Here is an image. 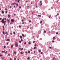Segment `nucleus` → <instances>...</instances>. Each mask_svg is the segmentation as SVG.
<instances>
[{
  "label": "nucleus",
  "mask_w": 60,
  "mask_h": 60,
  "mask_svg": "<svg viewBox=\"0 0 60 60\" xmlns=\"http://www.w3.org/2000/svg\"><path fill=\"white\" fill-rule=\"evenodd\" d=\"M5 24H6L5 23H4V25H5Z\"/></svg>",
  "instance_id": "obj_62"
},
{
  "label": "nucleus",
  "mask_w": 60,
  "mask_h": 60,
  "mask_svg": "<svg viewBox=\"0 0 60 60\" xmlns=\"http://www.w3.org/2000/svg\"><path fill=\"white\" fill-rule=\"evenodd\" d=\"M3 33L4 35H5V34H4V31H3Z\"/></svg>",
  "instance_id": "obj_9"
},
{
  "label": "nucleus",
  "mask_w": 60,
  "mask_h": 60,
  "mask_svg": "<svg viewBox=\"0 0 60 60\" xmlns=\"http://www.w3.org/2000/svg\"><path fill=\"white\" fill-rule=\"evenodd\" d=\"M21 54H23V53L22 52H21Z\"/></svg>",
  "instance_id": "obj_36"
},
{
  "label": "nucleus",
  "mask_w": 60,
  "mask_h": 60,
  "mask_svg": "<svg viewBox=\"0 0 60 60\" xmlns=\"http://www.w3.org/2000/svg\"><path fill=\"white\" fill-rule=\"evenodd\" d=\"M42 2V1H40V3H41Z\"/></svg>",
  "instance_id": "obj_44"
},
{
  "label": "nucleus",
  "mask_w": 60,
  "mask_h": 60,
  "mask_svg": "<svg viewBox=\"0 0 60 60\" xmlns=\"http://www.w3.org/2000/svg\"><path fill=\"white\" fill-rule=\"evenodd\" d=\"M34 49H36V47H34Z\"/></svg>",
  "instance_id": "obj_34"
},
{
  "label": "nucleus",
  "mask_w": 60,
  "mask_h": 60,
  "mask_svg": "<svg viewBox=\"0 0 60 60\" xmlns=\"http://www.w3.org/2000/svg\"><path fill=\"white\" fill-rule=\"evenodd\" d=\"M16 4L17 6H18V4Z\"/></svg>",
  "instance_id": "obj_49"
},
{
  "label": "nucleus",
  "mask_w": 60,
  "mask_h": 60,
  "mask_svg": "<svg viewBox=\"0 0 60 60\" xmlns=\"http://www.w3.org/2000/svg\"><path fill=\"white\" fill-rule=\"evenodd\" d=\"M8 56H10V54H8Z\"/></svg>",
  "instance_id": "obj_54"
},
{
  "label": "nucleus",
  "mask_w": 60,
  "mask_h": 60,
  "mask_svg": "<svg viewBox=\"0 0 60 60\" xmlns=\"http://www.w3.org/2000/svg\"><path fill=\"white\" fill-rule=\"evenodd\" d=\"M16 4V3H13L11 4V5H15Z\"/></svg>",
  "instance_id": "obj_3"
},
{
  "label": "nucleus",
  "mask_w": 60,
  "mask_h": 60,
  "mask_svg": "<svg viewBox=\"0 0 60 60\" xmlns=\"http://www.w3.org/2000/svg\"><path fill=\"white\" fill-rule=\"evenodd\" d=\"M11 21L12 22H14L15 20H14V19H11Z\"/></svg>",
  "instance_id": "obj_1"
},
{
  "label": "nucleus",
  "mask_w": 60,
  "mask_h": 60,
  "mask_svg": "<svg viewBox=\"0 0 60 60\" xmlns=\"http://www.w3.org/2000/svg\"><path fill=\"white\" fill-rule=\"evenodd\" d=\"M58 34V32H57L56 33V34Z\"/></svg>",
  "instance_id": "obj_28"
},
{
  "label": "nucleus",
  "mask_w": 60,
  "mask_h": 60,
  "mask_svg": "<svg viewBox=\"0 0 60 60\" xmlns=\"http://www.w3.org/2000/svg\"><path fill=\"white\" fill-rule=\"evenodd\" d=\"M5 10H7V8H5Z\"/></svg>",
  "instance_id": "obj_42"
},
{
  "label": "nucleus",
  "mask_w": 60,
  "mask_h": 60,
  "mask_svg": "<svg viewBox=\"0 0 60 60\" xmlns=\"http://www.w3.org/2000/svg\"><path fill=\"white\" fill-rule=\"evenodd\" d=\"M6 22V21H3V23H4V22Z\"/></svg>",
  "instance_id": "obj_21"
},
{
  "label": "nucleus",
  "mask_w": 60,
  "mask_h": 60,
  "mask_svg": "<svg viewBox=\"0 0 60 60\" xmlns=\"http://www.w3.org/2000/svg\"><path fill=\"white\" fill-rule=\"evenodd\" d=\"M25 53H26V54H27V52H26Z\"/></svg>",
  "instance_id": "obj_43"
},
{
  "label": "nucleus",
  "mask_w": 60,
  "mask_h": 60,
  "mask_svg": "<svg viewBox=\"0 0 60 60\" xmlns=\"http://www.w3.org/2000/svg\"><path fill=\"white\" fill-rule=\"evenodd\" d=\"M28 43L29 44H31V43L30 42H29Z\"/></svg>",
  "instance_id": "obj_19"
},
{
  "label": "nucleus",
  "mask_w": 60,
  "mask_h": 60,
  "mask_svg": "<svg viewBox=\"0 0 60 60\" xmlns=\"http://www.w3.org/2000/svg\"><path fill=\"white\" fill-rule=\"evenodd\" d=\"M38 17H41V15H38Z\"/></svg>",
  "instance_id": "obj_11"
},
{
  "label": "nucleus",
  "mask_w": 60,
  "mask_h": 60,
  "mask_svg": "<svg viewBox=\"0 0 60 60\" xmlns=\"http://www.w3.org/2000/svg\"><path fill=\"white\" fill-rule=\"evenodd\" d=\"M16 58H14V60H16Z\"/></svg>",
  "instance_id": "obj_41"
},
{
  "label": "nucleus",
  "mask_w": 60,
  "mask_h": 60,
  "mask_svg": "<svg viewBox=\"0 0 60 60\" xmlns=\"http://www.w3.org/2000/svg\"><path fill=\"white\" fill-rule=\"evenodd\" d=\"M24 43V44H26V42H25V43Z\"/></svg>",
  "instance_id": "obj_46"
},
{
  "label": "nucleus",
  "mask_w": 60,
  "mask_h": 60,
  "mask_svg": "<svg viewBox=\"0 0 60 60\" xmlns=\"http://www.w3.org/2000/svg\"><path fill=\"white\" fill-rule=\"evenodd\" d=\"M53 40H55L56 39V38L55 37H53Z\"/></svg>",
  "instance_id": "obj_5"
},
{
  "label": "nucleus",
  "mask_w": 60,
  "mask_h": 60,
  "mask_svg": "<svg viewBox=\"0 0 60 60\" xmlns=\"http://www.w3.org/2000/svg\"><path fill=\"white\" fill-rule=\"evenodd\" d=\"M11 6H10V8H11Z\"/></svg>",
  "instance_id": "obj_56"
},
{
  "label": "nucleus",
  "mask_w": 60,
  "mask_h": 60,
  "mask_svg": "<svg viewBox=\"0 0 60 60\" xmlns=\"http://www.w3.org/2000/svg\"><path fill=\"white\" fill-rule=\"evenodd\" d=\"M22 35L23 36V37H25V36H24V35L23 34H22Z\"/></svg>",
  "instance_id": "obj_13"
},
{
  "label": "nucleus",
  "mask_w": 60,
  "mask_h": 60,
  "mask_svg": "<svg viewBox=\"0 0 60 60\" xmlns=\"http://www.w3.org/2000/svg\"><path fill=\"white\" fill-rule=\"evenodd\" d=\"M12 23L11 22L10 23V24H12Z\"/></svg>",
  "instance_id": "obj_37"
},
{
  "label": "nucleus",
  "mask_w": 60,
  "mask_h": 60,
  "mask_svg": "<svg viewBox=\"0 0 60 60\" xmlns=\"http://www.w3.org/2000/svg\"><path fill=\"white\" fill-rule=\"evenodd\" d=\"M19 43H21V42L20 41H19Z\"/></svg>",
  "instance_id": "obj_45"
},
{
  "label": "nucleus",
  "mask_w": 60,
  "mask_h": 60,
  "mask_svg": "<svg viewBox=\"0 0 60 60\" xmlns=\"http://www.w3.org/2000/svg\"><path fill=\"white\" fill-rule=\"evenodd\" d=\"M22 24H24V22H23L22 23Z\"/></svg>",
  "instance_id": "obj_53"
},
{
  "label": "nucleus",
  "mask_w": 60,
  "mask_h": 60,
  "mask_svg": "<svg viewBox=\"0 0 60 60\" xmlns=\"http://www.w3.org/2000/svg\"><path fill=\"white\" fill-rule=\"evenodd\" d=\"M22 22H23V21H24V20H22Z\"/></svg>",
  "instance_id": "obj_40"
},
{
  "label": "nucleus",
  "mask_w": 60,
  "mask_h": 60,
  "mask_svg": "<svg viewBox=\"0 0 60 60\" xmlns=\"http://www.w3.org/2000/svg\"><path fill=\"white\" fill-rule=\"evenodd\" d=\"M34 36H33V37H32V38H34Z\"/></svg>",
  "instance_id": "obj_57"
},
{
  "label": "nucleus",
  "mask_w": 60,
  "mask_h": 60,
  "mask_svg": "<svg viewBox=\"0 0 60 60\" xmlns=\"http://www.w3.org/2000/svg\"><path fill=\"white\" fill-rule=\"evenodd\" d=\"M43 54V53L42 52H41V54Z\"/></svg>",
  "instance_id": "obj_33"
},
{
  "label": "nucleus",
  "mask_w": 60,
  "mask_h": 60,
  "mask_svg": "<svg viewBox=\"0 0 60 60\" xmlns=\"http://www.w3.org/2000/svg\"><path fill=\"white\" fill-rule=\"evenodd\" d=\"M20 0H18V3H19V1H20Z\"/></svg>",
  "instance_id": "obj_14"
},
{
  "label": "nucleus",
  "mask_w": 60,
  "mask_h": 60,
  "mask_svg": "<svg viewBox=\"0 0 60 60\" xmlns=\"http://www.w3.org/2000/svg\"><path fill=\"white\" fill-rule=\"evenodd\" d=\"M5 53H7V52L6 51H4Z\"/></svg>",
  "instance_id": "obj_8"
},
{
  "label": "nucleus",
  "mask_w": 60,
  "mask_h": 60,
  "mask_svg": "<svg viewBox=\"0 0 60 60\" xmlns=\"http://www.w3.org/2000/svg\"><path fill=\"white\" fill-rule=\"evenodd\" d=\"M4 20H6V18H5Z\"/></svg>",
  "instance_id": "obj_60"
},
{
  "label": "nucleus",
  "mask_w": 60,
  "mask_h": 60,
  "mask_svg": "<svg viewBox=\"0 0 60 60\" xmlns=\"http://www.w3.org/2000/svg\"><path fill=\"white\" fill-rule=\"evenodd\" d=\"M6 44L7 45H8V44H9V43L8 42H7Z\"/></svg>",
  "instance_id": "obj_20"
},
{
  "label": "nucleus",
  "mask_w": 60,
  "mask_h": 60,
  "mask_svg": "<svg viewBox=\"0 0 60 60\" xmlns=\"http://www.w3.org/2000/svg\"><path fill=\"white\" fill-rule=\"evenodd\" d=\"M4 21V19H2V20L1 21V22H2V23H3Z\"/></svg>",
  "instance_id": "obj_4"
},
{
  "label": "nucleus",
  "mask_w": 60,
  "mask_h": 60,
  "mask_svg": "<svg viewBox=\"0 0 60 60\" xmlns=\"http://www.w3.org/2000/svg\"><path fill=\"white\" fill-rule=\"evenodd\" d=\"M12 33H10V34L11 35H12Z\"/></svg>",
  "instance_id": "obj_32"
},
{
  "label": "nucleus",
  "mask_w": 60,
  "mask_h": 60,
  "mask_svg": "<svg viewBox=\"0 0 60 60\" xmlns=\"http://www.w3.org/2000/svg\"><path fill=\"white\" fill-rule=\"evenodd\" d=\"M27 59H30V58L29 57H28L27 58Z\"/></svg>",
  "instance_id": "obj_27"
},
{
  "label": "nucleus",
  "mask_w": 60,
  "mask_h": 60,
  "mask_svg": "<svg viewBox=\"0 0 60 60\" xmlns=\"http://www.w3.org/2000/svg\"><path fill=\"white\" fill-rule=\"evenodd\" d=\"M57 15H59V13H58L57 14Z\"/></svg>",
  "instance_id": "obj_47"
},
{
  "label": "nucleus",
  "mask_w": 60,
  "mask_h": 60,
  "mask_svg": "<svg viewBox=\"0 0 60 60\" xmlns=\"http://www.w3.org/2000/svg\"><path fill=\"white\" fill-rule=\"evenodd\" d=\"M19 8H21V6H20L19 7Z\"/></svg>",
  "instance_id": "obj_29"
},
{
  "label": "nucleus",
  "mask_w": 60,
  "mask_h": 60,
  "mask_svg": "<svg viewBox=\"0 0 60 60\" xmlns=\"http://www.w3.org/2000/svg\"><path fill=\"white\" fill-rule=\"evenodd\" d=\"M2 13H4V11H2Z\"/></svg>",
  "instance_id": "obj_25"
},
{
  "label": "nucleus",
  "mask_w": 60,
  "mask_h": 60,
  "mask_svg": "<svg viewBox=\"0 0 60 60\" xmlns=\"http://www.w3.org/2000/svg\"><path fill=\"white\" fill-rule=\"evenodd\" d=\"M11 48H13V45H12L11 46Z\"/></svg>",
  "instance_id": "obj_18"
},
{
  "label": "nucleus",
  "mask_w": 60,
  "mask_h": 60,
  "mask_svg": "<svg viewBox=\"0 0 60 60\" xmlns=\"http://www.w3.org/2000/svg\"><path fill=\"white\" fill-rule=\"evenodd\" d=\"M12 59L11 58H10V60H11Z\"/></svg>",
  "instance_id": "obj_50"
},
{
  "label": "nucleus",
  "mask_w": 60,
  "mask_h": 60,
  "mask_svg": "<svg viewBox=\"0 0 60 60\" xmlns=\"http://www.w3.org/2000/svg\"><path fill=\"white\" fill-rule=\"evenodd\" d=\"M0 56H2V55H0Z\"/></svg>",
  "instance_id": "obj_61"
},
{
  "label": "nucleus",
  "mask_w": 60,
  "mask_h": 60,
  "mask_svg": "<svg viewBox=\"0 0 60 60\" xmlns=\"http://www.w3.org/2000/svg\"><path fill=\"white\" fill-rule=\"evenodd\" d=\"M6 48V46H4V48Z\"/></svg>",
  "instance_id": "obj_38"
},
{
  "label": "nucleus",
  "mask_w": 60,
  "mask_h": 60,
  "mask_svg": "<svg viewBox=\"0 0 60 60\" xmlns=\"http://www.w3.org/2000/svg\"><path fill=\"white\" fill-rule=\"evenodd\" d=\"M38 51H39V52H41V51L40 50H39Z\"/></svg>",
  "instance_id": "obj_26"
},
{
  "label": "nucleus",
  "mask_w": 60,
  "mask_h": 60,
  "mask_svg": "<svg viewBox=\"0 0 60 60\" xmlns=\"http://www.w3.org/2000/svg\"><path fill=\"white\" fill-rule=\"evenodd\" d=\"M37 38H39V37H37Z\"/></svg>",
  "instance_id": "obj_59"
},
{
  "label": "nucleus",
  "mask_w": 60,
  "mask_h": 60,
  "mask_svg": "<svg viewBox=\"0 0 60 60\" xmlns=\"http://www.w3.org/2000/svg\"><path fill=\"white\" fill-rule=\"evenodd\" d=\"M36 44H35V45H34V46H36Z\"/></svg>",
  "instance_id": "obj_58"
},
{
  "label": "nucleus",
  "mask_w": 60,
  "mask_h": 60,
  "mask_svg": "<svg viewBox=\"0 0 60 60\" xmlns=\"http://www.w3.org/2000/svg\"><path fill=\"white\" fill-rule=\"evenodd\" d=\"M18 46V44L17 42H16L15 43V46L16 47H17Z\"/></svg>",
  "instance_id": "obj_2"
},
{
  "label": "nucleus",
  "mask_w": 60,
  "mask_h": 60,
  "mask_svg": "<svg viewBox=\"0 0 60 60\" xmlns=\"http://www.w3.org/2000/svg\"><path fill=\"white\" fill-rule=\"evenodd\" d=\"M49 48H50V49H51V47H50Z\"/></svg>",
  "instance_id": "obj_63"
},
{
  "label": "nucleus",
  "mask_w": 60,
  "mask_h": 60,
  "mask_svg": "<svg viewBox=\"0 0 60 60\" xmlns=\"http://www.w3.org/2000/svg\"><path fill=\"white\" fill-rule=\"evenodd\" d=\"M2 53H4V51H2Z\"/></svg>",
  "instance_id": "obj_48"
},
{
  "label": "nucleus",
  "mask_w": 60,
  "mask_h": 60,
  "mask_svg": "<svg viewBox=\"0 0 60 60\" xmlns=\"http://www.w3.org/2000/svg\"><path fill=\"white\" fill-rule=\"evenodd\" d=\"M2 19V18H0V20H1Z\"/></svg>",
  "instance_id": "obj_55"
},
{
  "label": "nucleus",
  "mask_w": 60,
  "mask_h": 60,
  "mask_svg": "<svg viewBox=\"0 0 60 60\" xmlns=\"http://www.w3.org/2000/svg\"><path fill=\"white\" fill-rule=\"evenodd\" d=\"M14 54H16V52L15 51L14 52H13Z\"/></svg>",
  "instance_id": "obj_7"
},
{
  "label": "nucleus",
  "mask_w": 60,
  "mask_h": 60,
  "mask_svg": "<svg viewBox=\"0 0 60 60\" xmlns=\"http://www.w3.org/2000/svg\"><path fill=\"white\" fill-rule=\"evenodd\" d=\"M13 34H16V32H13Z\"/></svg>",
  "instance_id": "obj_12"
},
{
  "label": "nucleus",
  "mask_w": 60,
  "mask_h": 60,
  "mask_svg": "<svg viewBox=\"0 0 60 60\" xmlns=\"http://www.w3.org/2000/svg\"><path fill=\"white\" fill-rule=\"evenodd\" d=\"M3 28H4V26H3Z\"/></svg>",
  "instance_id": "obj_64"
},
{
  "label": "nucleus",
  "mask_w": 60,
  "mask_h": 60,
  "mask_svg": "<svg viewBox=\"0 0 60 60\" xmlns=\"http://www.w3.org/2000/svg\"><path fill=\"white\" fill-rule=\"evenodd\" d=\"M21 27V26L19 25V28H20Z\"/></svg>",
  "instance_id": "obj_17"
},
{
  "label": "nucleus",
  "mask_w": 60,
  "mask_h": 60,
  "mask_svg": "<svg viewBox=\"0 0 60 60\" xmlns=\"http://www.w3.org/2000/svg\"><path fill=\"white\" fill-rule=\"evenodd\" d=\"M28 53H30V51H28Z\"/></svg>",
  "instance_id": "obj_23"
},
{
  "label": "nucleus",
  "mask_w": 60,
  "mask_h": 60,
  "mask_svg": "<svg viewBox=\"0 0 60 60\" xmlns=\"http://www.w3.org/2000/svg\"><path fill=\"white\" fill-rule=\"evenodd\" d=\"M52 42H54V40L52 41Z\"/></svg>",
  "instance_id": "obj_52"
},
{
  "label": "nucleus",
  "mask_w": 60,
  "mask_h": 60,
  "mask_svg": "<svg viewBox=\"0 0 60 60\" xmlns=\"http://www.w3.org/2000/svg\"><path fill=\"white\" fill-rule=\"evenodd\" d=\"M42 21H41L40 22V23H42Z\"/></svg>",
  "instance_id": "obj_24"
},
{
  "label": "nucleus",
  "mask_w": 60,
  "mask_h": 60,
  "mask_svg": "<svg viewBox=\"0 0 60 60\" xmlns=\"http://www.w3.org/2000/svg\"><path fill=\"white\" fill-rule=\"evenodd\" d=\"M8 20V23H9V22H10V20H8V19L7 20Z\"/></svg>",
  "instance_id": "obj_6"
},
{
  "label": "nucleus",
  "mask_w": 60,
  "mask_h": 60,
  "mask_svg": "<svg viewBox=\"0 0 60 60\" xmlns=\"http://www.w3.org/2000/svg\"><path fill=\"white\" fill-rule=\"evenodd\" d=\"M7 40L8 41H10V39H7Z\"/></svg>",
  "instance_id": "obj_15"
},
{
  "label": "nucleus",
  "mask_w": 60,
  "mask_h": 60,
  "mask_svg": "<svg viewBox=\"0 0 60 60\" xmlns=\"http://www.w3.org/2000/svg\"><path fill=\"white\" fill-rule=\"evenodd\" d=\"M8 17H10V15H8Z\"/></svg>",
  "instance_id": "obj_22"
},
{
  "label": "nucleus",
  "mask_w": 60,
  "mask_h": 60,
  "mask_svg": "<svg viewBox=\"0 0 60 60\" xmlns=\"http://www.w3.org/2000/svg\"><path fill=\"white\" fill-rule=\"evenodd\" d=\"M29 22H31V20H30L29 21Z\"/></svg>",
  "instance_id": "obj_30"
},
{
  "label": "nucleus",
  "mask_w": 60,
  "mask_h": 60,
  "mask_svg": "<svg viewBox=\"0 0 60 60\" xmlns=\"http://www.w3.org/2000/svg\"><path fill=\"white\" fill-rule=\"evenodd\" d=\"M6 13H7V11H6Z\"/></svg>",
  "instance_id": "obj_35"
},
{
  "label": "nucleus",
  "mask_w": 60,
  "mask_h": 60,
  "mask_svg": "<svg viewBox=\"0 0 60 60\" xmlns=\"http://www.w3.org/2000/svg\"><path fill=\"white\" fill-rule=\"evenodd\" d=\"M20 37L21 39H22V37L21 36H20Z\"/></svg>",
  "instance_id": "obj_10"
},
{
  "label": "nucleus",
  "mask_w": 60,
  "mask_h": 60,
  "mask_svg": "<svg viewBox=\"0 0 60 60\" xmlns=\"http://www.w3.org/2000/svg\"><path fill=\"white\" fill-rule=\"evenodd\" d=\"M44 33H46V31H44Z\"/></svg>",
  "instance_id": "obj_16"
},
{
  "label": "nucleus",
  "mask_w": 60,
  "mask_h": 60,
  "mask_svg": "<svg viewBox=\"0 0 60 60\" xmlns=\"http://www.w3.org/2000/svg\"><path fill=\"white\" fill-rule=\"evenodd\" d=\"M35 42V41H33V43H34Z\"/></svg>",
  "instance_id": "obj_31"
},
{
  "label": "nucleus",
  "mask_w": 60,
  "mask_h": 60,
  "mask_svg": "<svg viewBox=\"0 0 60 60\" xmlns=\"http://www.w3.org/2000/svg\"><path fill=\"white\" fill-rule=\"evenodd\" d=\"M21 41H23V39H22L21 40Z\"/></svg>",
  "instance_id": "obj_39"
},
{
  "label": "nucleus",
  "mask_w": 60,
  "mask_h": 60,
  "mask_svg": "<svg viewBox=\"0 0 60 60\" xmlns=\"http://www.w3.org/2000/svg\"><path fill=\"white\" fill-rule=\"evenodd\" d=\"M34 54H35V51H34Z\"/></svg>",
  "instance_id": "obj_51"
}]
</instances>
